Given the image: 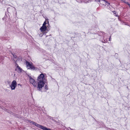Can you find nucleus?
Segmentation results:
<instances>
[{"label": "nucleus", "mask_w": 130, "mask_h": 130, "mask_svg": "<svg viewBox=\"0 0 130 130\" xmlns=\"http://www.w3.org/2000/svg\"><path fill=\"white\" fill-rule=\"evenodd\" d=\"M18 85H20L21 86V85H20V84H18Z\"/></svg>", "instance_id": "nucleus-17"}, {"label": "nucleus", "mask_w": 130, "mask_h": 130, "mask_svg": "<svg viewBox=\"0 0 130 130\" xmlns=\"http://www.w3.org/2000/svg\"><path fill=\"white\" fill-rule=\"evenodd\" d=\"M125 3H126V4H127L128 5V2H126Z\"/></svg>", "instance_id": "nucleus-14"}, {"label": "nucleus", "mask_w": 130, "mask_h": 130, "mask_svg": "<svg viewBox=\"0 0 130 130\" xmlns=\"http://www.w3.org/2000/svg\"><path fill=\"white\" fill-rule=\"evenodd\" d=\"M26 63L27 68L28 69H31L33 70L35 69V67L32 63H30L29 62L27 61H26Z\"/></svg>", "instance_id": "nucleus-1"}, {"label": "nucleus", "mask_w": 130, "mask_h": 130, "mask_svg": "<svg viewBox=\"0 0 130 130\" xmlns=\"http://www.w3.org/2000/svg\"><path fill=\"white\" fill-rule=\"evenodd\" d=\"M44 88L46 90L48 89V87L46 85H45L44 87Z\"/></svg>", "instance_id": "nucleus-11"}, {"label": "nucleus", "mask_w": 130, "mask_h": 130, "mask_svg": "<svg viewBox=\"0 0 130 130\" xmlns=\"http://www.w3.org/2000/svg\"><path fill=\"white\" fill-rule=\"evenodd\" d=\"M123 2L125 3L126 2V1H125V0H123Z\"/></svg>", "instance_id": "nucleus-15"}, {"label": "nucleus", "mask_w": 130, "mask_h": 130, "mask_svg": "<svg viewBox=\"0 0 130 130\" xmlns=\"http://www.w3.org/2000/svg\"><path fill=\"white\" fill-rule=\"evenodd\" d=\"M17 83L16 81L13 80L12 82L11 85L10 86L12 90H14L17 86Z\"/></svg>", "instance_id": "nucleus-3"}, {"label": "nucleus", "mask_w": 130, "mask_h": 130, "mask_svg": "<svg viewBox=\"0 0 130 130\" xmlns=\"http://www.w3.org/2000/svg\"><path fill=\"white\" fill-rule=\"evenodd\" d=\"M44 79V75L42 74H40L38 78V80L39 82H43Z\"/></svg>", "instance_id": "nucleus-6"}, {"label": "nucleus", "mask_w": 130, "mask_h": 130, "mask_svg": "<svg viewBox=\"0 0 130 130\" xmlns=\"http://www.w3.org/2000/svg\"><path fill=\"white\" fill-rule=\"evenodd\" d=\"M29 80L30 83L32 84L34 87H36L37 84L34 79L30 77Z\"/></svg>", "instance_id": "nucleus-5"}, {"label": "nucleus", "mask_w": 130, "mask_h": 130, "mask_svg": "<svg viewBox=\"0 0 130 130\" xmlns=\"http://www.w3.org/2000/svg\"><path fill=\"white\" fill-rule=\"evenodd\" d=\"M46 29L47 27L46 26H43L42 25V26L40 28V30L41 32H42L43 34L44 35L46 34L47 32L46 31Z\"/></svg>", "instance_id": "nucleus-4"}, {"label": "nucleus", "mask_w": 130, "mask_h": 130, "mask_svg": "<svg viewBox=\"0 0 130 130\" xmlns=\"http://www.w3.org/2000/svg\"><path fill=\"white\" fill-rule=\"evenodd\" d=\"M29 122L30 123H31L32 124L35 125L37 127L41 129V127H40V126H42V125H40L38 123H37L34 122L32 121L31 120H29Z\"/></svg>", "instance_id": "nucleus-7"}, {"label": "nucleus", "mask_w": 130, "mask_h": 130, "mask_svg": "<svg viewBox=\"0 0 130 130\" xmlns=\"http://www.w3.org/2000/svg\"><path fill=\"white\" fill-rule=\"evenodd\" d=\"M40 127H41V129L43 130H52L49 128H46V127L44 126H40Z\"/></svg>", "instance_id": "nucleus-10"}, {"label": "nucleus", "mask_w": 130, "mask_h": 130, "mask_svg": "<svg viewBox=\"0 0 130 130\" xmlns=\"http://www.w3.org/2000/svg\"><path fill=\"white\" fill-rule=\"evenodd\" d=\"M100 3L101 4H102L103 5L105 3L106 5H107L108 6L110 5V4L109 3L104 0H101L100 1Z\"/></svg>", "instance_id": "nucleus-8"}, {"label": "nucleus", "mask_w": 130, "mask_h": 130, "mask_svg": "<svg viewBox=\"0 0 130 130\" xmlns=\"http://www.w3.org/2000/svg\"><path fill=\"white\" fill-rule=\"evenodd\" d=\"M128 5H129V6L130 8V4H128Z\"/></svg>", "instance_id": "nucleus-16"}, {"label": "nucleus", "mask_w": 130, "mask_h": 130, "mask_svg": "<svg viewBox=\"0 0 130 130\" xmlns=\"http://www.w3.org/2000/svg\"><path fill=\"white\" fill-rule=\"evenodd\" d=\"M17 68L15 69V70L18 72H21L22 71V69L17 64Z\"/></svg>", "instance_id": "nucleus-9"}, {"label": "nucleus", "mask_w": 130, "mask_h": 130, "mask_svg": "<svg viewBox=\"0 0 130 130\" xmlns=\"http://www.w3.org/2000/svg\"><path fill=\"white\" fill-rule=\"evenodd\" d=\"M42 35H41V36H42Z\"/></svg>", "instance_id": "nucleus-19"}, {"label": "nucleus", "mask_w": 130, "mask_h": 130, "mask_svg": "<svg viewBox=\"0 0 130 130\" xmlns=\"http://www.w3.org/2000/svg\"><path fill=\"white\" fill-rule=\"evenodd\" d=\"M45 83L43 82L39 81L38 83L37 88L39 91H41L42 87L44 86Z\"/></svg>", "instance_id": "nucleus-2"}, {"label": "nucleus", "mask_w": 130, "mask_h": 130, "mask_svg": "<svg viewBox=\"0 0 130 130\" xmlns=\"http://www.w3.org/2000/svg\"><path fill=\"white\" fill-rule=\"evenodd\" d=\"M46 22H45L43 24V26H46Z\"/></svg>", "instance_id": "nucleus-12"}, {"label": "nucleus", "mask_w": 130, "mask_h": 130, "mask_svg": "<svg viewBox=\"0 0 130 130\" xmlns=\"http://www.w3.org/2000/svg\"><path fill=\"white\" fill-rule=\"evenodd\" d=\"M109 40V41H110V38Z\"/></svg>", "instance_id": "nucleus-18"}, {"label": "nucleus", "mask_w": 130, "mask_h": 130, "mask_svg": "<svg viewBox=\"0 0 130 130\" xmlns=\"http://www.w3.org/2000/svg\"><path fill=\"white\" fill-rule=\"evenodd\" d=\"M101 0H95L96 2H100Z\"/></svg>", "instance_id": "nucleus-13"}]
</instances>
